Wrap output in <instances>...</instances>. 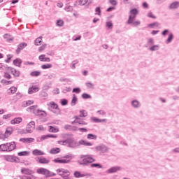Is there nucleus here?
Wrapping results in <instances>:
<instances>
[{
  "instance_id": "69168bd1",
  "label": "nucleus",
  "mask_w": 179,
  "mask_h": 179,
  "mask_svg": "<svg viewBox=\"0 0 179 179\" xmlns=\"http://www.w3.org/2000/svg\"><path fill=\"white\" fill-rule=\"evenodd\" d=\"M3 38H6V40H7L8 41H12V38H10V35H9V34H4Z\"/></svg>"
},
{
  "instance_id": "412c9836",
  "label": "nucleus",
  "mask_w": 179,
  "mask_h": 179,
  "mask_svg": "<svg viewBox=\"0 0 179 179\" xmlns=\"http://www.w3.org/2000/svg\"><path fill=\"white\" fill-rule=\"evenodd\" d=\"M39 89L37 87H31L28 90V94H33V93H37L38 92Z\"/></svg>"
},
{
  "instance_id": "de8ad7c7",
  "label": "nucleus",
  "mask_w": 179,
  "mask_h": 179,
  "mask_svg": "<svg viewBox=\"0 0 179 179\" xmlns=\"http://www.w3.org/2000/svg\"><path fill=\"white\" fill-rule=\"evenodd\" d=\"M71 90H72L71 87H64V88L62 90V93L66 94L68 93V92H71Z\"/></svg>"
},
{
  "instance_id": "6e6d98bb",
  "label": "nucleus",
  "mask_w": 179,
  "mask_h": 179,
  "mask_svg": "<svg viewBox=\"0 0 179 179\" xmlns=\"http://www.w3.org/2000/svg\"><path fill=\"white\" fill-rule=\"evenodd\" d=\"M57 26H59V27H62V26H64V21L62 20H58L57 21Z\"/></svg>"
},
{
  "instance_id": "e2e57ef3",
  "label": "nucleus",
  "mask_w": 179,
  "mask_h": 179,
  "mask_svg": "<svg viewBox=\"0 0 179 179\" xmlns=\"http://www.w3.org/2000/svg\"><path fill=\"white\" fill-rule=\"evenodd\" d=\"M78 124H79V125H87V122L83 121V120L79 119Z\"/></svg>"
},
{
  "instance_id": "cd10ccee",
  "label": "nucleus",
  "mask_w": 179,
  "mask_h": 179,
  "mask_svg": "<svg viewBox=\"0 0 179 179\" xmlns=\"http://www.w3.org/2000/svg\"><path fill=\"white\" fill-rule=\"evenodd\" d=\"M61 152V149L59 148H52L50 151V153L51 155H57Z\"/></svg>"
},
{
  "instance_id": "c85d7f7f",
  "label": "nucleus",
  "mask_w": 179,
  "mask_h": 179,
  "mask_svg": "<svg viewBox=\"0 0 179 179\" xmlns=\"http://www.w3.org/2000/svg\"><path fill=\"white\" fill-rule=\"evenodd\" d=\"M173 38H174V35L173 34V33H170L168 38L166 39V43L170 44V43L173 41Z\"/></svg>"
},
{
  "instance_id": "e433bc0d",
  "label": "nucleus",
  "mask_w": 179,
  "mask_h": 179,
  "mask_svg": "<svg viewBox=\"0 0 179 179\" xmlns=\"http://www.w3.org/2000/svg\"><path fill=\"white\" fill-rule=\"evenodd\" d=\"M30 75L31 76H35V77L40 76L41 75V71H32L30 73Z\"/></svg>"
},
{
  "instance_id": "aec40b11",
  "label": "nucleus",
  "mask_w": 179,
  "mask_h": 179,
  "mask_svg": "<svg viewBox=\"0 0 179 179\" xmlns=\"http://www.w3.org/2000/svg\"><path fill=\"white\" fill-rule=\"evenodd\" d=\"M22 121H23V119H22V117H15L13 120H12L10 121V124H12L13 125H15V124H20V122H22Z\"/></svg>"
},
{
  "instance_id": "13d9d810",
  "label": "nucleus",
  "mask_w": 179,
  "mask_h": 179,
  "mask_svg": "<svg viewBox=\"0 0 179 179\" xmlns=\"http://www.w3.org/2000/svg\"><path fill=\"white\" fill-rule=\"evenodd\" d=\"M1 68H2L1 71H10V68H12V67L8 66V65H3V66Z\"/></svg>"
},
{
  "instance_id": "423d86ee",
  "label": "nucleus",
  "mask_w": 179,
  "mask_h": 179,
  "mask_svg": "<svg viewBox=\"0 0 179 179\" xmlns=\"http://www.w3.org/2000/svg\"><path fill=\"white\" fill-rule=\"evenodd\" d=\"M136 17V15H130L127 22V24H131L134 27H136V26H139V24H141V21L139 20L135 21Z\"/></svg>"
},
{
  "instance_id": "4468645a",
  "label": "nucleus",
  "mask_w": 179,
  "mask_h": 179,
  "mask_svg": "<svg viewBox=\"0 0 179 179\" xmlns=\"http://www.w3.org/2000/svg\"><path fill=\"white\" fill-rule=\"evenodd\" d=\"M17 159V157H14L12 155H6L5 157V160H6V162H10L11 163L16 162Z\"/></svg>"
},
{
  "instance_id": "c03bdc74",
  "label": "nucleus",
  "mask_w": 179,
  "mask_h": 179,
  "mask_svg": "<svg viewBox=\"0 0 179 179\" xmlns=\"http://www.w3.org/2000/svg\"><path fill=\"white\" fill-rule=\"evenodd\" d=\"M80 117H87V113L85 110H80Z\"/></svg>"
},
{
  "instance_id": "20e7f679",
  "label": "nucleus",
  "mask_w": 179,
  "mask_h": 179,
  "mask_svg": "<svg viewBox=\"0 0 179 179\" xmlns=\"http://www.w3.org/2000/svg\"><path fill=\"white\" fill-rule=\"evenodd\" d=\"M48 106H49L48 110L52 111V113H53L54 114H56L57 115H59V114H61V109H59V108L58 107V104H57L55 102L51 101L48 104Z\"/></svg>"
},
{
  "instance_id": "3c124183",
  "label": "nucleus",
  "mask_w": 179,
  "mask_h": 179,
  "mask_svg": "<svg viewBox=\"0 0 179 179\" xmlns=\"http://www.w3.org/2000/svg\"><path fill=\"white\" fill-rule=\"evenodd\" d=\"M138 13H139V11H138V9H136V8H133L130 10L131 15H138Z\"/></svg>"
},
{
  "instance_id": "9d476101",
  "label": "nucleus",
  "mask_w": 179,
  "mask_h": 179,
  "mask_svg": "<svg viewBox=\"0 0 179 179\" xmlns=\"http://www.w3.org/2000/svg\"><path fill=\"white\" fill-rule=\"evenodd\" d=\"M130 103L133 108H140V107L142 106L141 102L136 99L132 100Z\"/></svg>"
},
{
  "instance_id": "2eb2a0df",
  "label": "nucleus",
  "mask_w": 179,
  "mask_h": 179,
  "mask_svg": "<svg viewBox=\"0 0 179 179\" xmlns=\"http://www.w3.org/2000/svg\"><path fill=\"white\" fill-rule=\"evenodd\" d=\"M7 145L8 147V152H12V150L16 149V143L15 141L7 143Z\"/></svg>"
},
{
  "instance_id": "f03ea898",
  "label": "nucleus",
  "mask_w": 179,
  "mask_h": 179,
  "mask_svg": "<svg viewBox=\"0 0 179 179\" xmlns=\"http://www.w3.org/2000/svg\"><path fill=\"white\" fill-rule=\"evenodd\" d=\"M58 143L59 145H67V147L71 148V149H75V148H78V146H79V143L75 141L73 138H68L64 141H58Z\"/></svg>"
},
{
  "instance_id": "338daca9",
  "label": "nucleus",
  "mask_w": 179,
  "mask_h": 179,
  "mask_svg": "<svg viewBox=\"0 0 179 179\" xmlns=\"http://www.w3.org/2000/svg\"><path fill=\"white\" fill-rule=\"evenodd\" d=\"M87 2H88L87 0H80L79 5H80V6L86 5V3H87Z\"/></svg>"
},
{
  "instance_id": "49530a36",
  "label": "nucleus",
  "mask_w": 179,
  "mask_h": 179,
  "mask_svg": "<svg viewBox=\"0 0 179 179\" xmlns=\"http://www.w3.org/2000/svg\"><path fill=\"white\" fill-rule=\"evenodd\" d=\"M49 132H54V133L58 132V129H57L52 126H50L49 127Z\"/></svg>"
},
{
  "instance_id": "864d4df0",
  "label": "nucleus",
  "mask_w": 179,
  "mask_h": 179,
  "mask_svg": "<svg viewBox=\"0 0 179 179\" xmlns=\"http://www.w3.org/2000/svg\"><path fill=\"white\" fill-rule=\"evenodd\" d=\"M155 44V40L152 38H150L147 42V45H153Z\"/></svg>"
},
{
  "instance_id": "f8f14e48",
  "label": "nucleus",
  "mask_w": 179,
  "mask_h": 179,
  "mask_svg": "<svg viewBox=\"0 0 179 179\" xmlns=\"http://www.w3.org/2000/svg\"><path fill=\"white\" fill-rule=\"evenodd\" d=\"M34 114L38 117H47V113L45 111L40 109H37L36 110L34 111Z\"/></svg>"
},
{
  "instance_id": "5fc2aeb1",
  "label": "nucleus",
  "mask_w": 179,
  "mask_h": 179,
  "mask_svg": "<svg viewBox=\"0 0 179 179\" xmlns=\"http://www.w3.org/2000/svg\"><path fill=\"white\" fill-rule=\"evenodd\" d=\"M60 103H61L62 106H67L68 105V99H61Z\"/></svg>"
},
{
  "instance_id": "473e14b6",
  "label": "nucleus",
  "mask_w": 179,
  "mask_h": 179,
  "mask_svg": "<svg viewBox=\"0 0 179 179\" xmlns=\"http://www.w3.org/2000/svg\"><path fill=\"white\" fill-rule=\"evenodd\" d=\"M160 26V24L159 22H156L154 23L149 24L148 25V27H150V29H155V27H159Z\"/></svg>"
},
{
  "instance_id": "ea45409f",
  "label": "nucleus",
  "mask_w": 179,
  "mask_h": 179,
  "mask_svg": "<svg viewBox=\"0 0 179 179\" xmlns=\"http://www.w3.org/2000/svg\"><path fill=\"white\" fill-rule=\"evenodd\" d=\"M159 45H154L151 46L149 48V50H150V51H157V50H159Z\"/></svg>"
},
{
  "instance_id": "5701e85b",
  "label": "nucleus",
  "mask_w": 179,
  "mask_h": 179,
  "mask_svg": "<svg viewBox=\"0 0 179 179\" xmlns=\"http://www.w3.org/2000/svg\"><path fill=\"white\" fill-rule=\"evenodd\" d=\"M22 61L21 60L20 58H17L15 60H13V64L15 66H18L19 68H20V66L22 65Z\"/></svg>"
},
{
  "instance_id": "b1692460",
  "label": "nucleus",
  "mask_w": 179,
  "mask_h": 179,
  "mask_svg": "<svg viewBox=\"0 0 179 179\" xmlns=\"http://www.w3.org/2000/svg\"><path fill=\"white\" fill-rule=\"evenodd\" d=\"M76 103H78V96H76V94H73V98L71 101V107H73V106H76Z\"/></svg>"
},
{
  "instance_id": "bf43d9fd",
  "label": "nucleus",
  "mask_w": 179,
  "mask_h": 179,
  "mask_svg": "<svg viewBox=\"0 0 179 179\" xmlns=\"http://www.w3.org/2000/svg\"><path fill=\"white\" fill-rule=\"evenodd\" d=\"M148 17H150L151 19H156V16H155L153 15V13H152V11H150L148 15H147Z\"/></svg>"
},
{
  "instance_id": "6e6552de",
  "label": "nucleus",
  "mask_w": 179,
  "mask_h": 179,
  "mask_svg": "<svg viewBox=\"0 0 179 179\" xmlns=\"http://www.w3.org/2000/svg\"><path fill=\"white\" fill-rule=\"evenodd\" d=\"M36 129V122L34 121L30 122L27 126V131L28 134H31Z\"/></svg>"
},
{
  "instance_id": "603ef678",
  "label": "nucleus",
  "mask_w": 179,
  "mask_h": 179,
  "mask_svg": "<svg viewBox=\"0 0 179 179\" xmlns=\"http://www.w3.org/2000/svg\"><path fill=\"white\" fill-rule=\"evenodd\" d=\"M83 99H92V96L87 93H84L82 94Z\"/></svg>"
},
{
  "instance_id": "9b49d317",
  "label": "nucleus",
  "mask_w": 179,
  "mask_h": 179,
  "mask_svg": "<svg viewBox=\"0 0 179 179\" xmlns=\"http://www.w3.org/2000/svg\"><path fill=\"white\" fill-rule=\"evenodd\" d=\"M27 47V43H21L18 45L17 48L16 50V54H20V51L24 50Z\"/></svg>"
},
{
  "instance_id": "6ab92c4d",
  "label": "nucleus",
  "mask_w": 179,
  "mask_h": 179,
  "mask_svg": "<svg viewBox=\"0 0 179 179\" xmlns=\"http://www.w3.org/2000/svg\"><path fill=\"white\" fill-rule=\"evenodd\" d=\"M10 71L12 73V75H13V76H15V78H19V76H20V71H19L18 70L15 69L14 68H10Z\"/></svg>"
},
{
  "instance_id": "79ce46f5",
  "label": "nucleus",
  "mask_w": 179,
  "mask_h": 179,
  "mask_svg": "<svg viewBox=\"0 0 179 179\" xmlns=\"http://www.w3.org/2000/svg\"><path fill=\"white\" fill-rule=\"evenodd\" d=\"M91 167H92V168L95 167L96 169H102L103 166L99 163H96V164H92Z\"/></svg>"
},
{
  "instance_id": "8fccbe9b",
  "label": "nucleus",
  "mask_w": 179,
  "mask_h": 179,
  "mask_svg": "<svg viewBox=\"0 0 179 179\" xmlns=\"http://www.w3.org/2000/svg\"><path fill=\"white\" fill-rule=\"evenodd\" d=\"M85 85L88 89H93L94 87V84L92 83L91 82H87L85 83Z\"/></svg>"
},
{
  "instance_id": "c756f323",
  "label": "nucleus",
  "mask_w": 179,
  "mask_h": 179,
  "mask_svg": "<svg viewBox=\"0 0 179 179\" xmlns=\"http://www.w3.org/2000/svg\"><path fill=\"white\" fill-rule=\"evenodd\" d=\"M87 139L96 141L97 139V135L93 134H89L87 136Z\"/></svg>"
},
{
  "instance_id": "72a5a7b5",
  "label": "nucleus",
  "mask_w": 179,
  "mask_h": 179,
  "mask_svg": "<svg viewBox=\"0 0 179 179\" xmlns=\"http://www.w3.org/2000/svg\"><path fill=\"white\" fill-rule=\"evenodd\" d=\"M9 92H8V94H15V93H16V92H17V88L16 87H11L9 89Z\"/></svg>"
},
{
  "instance_id": "bb28decb",
  "label": "nucleus",
  "mask_w": 179,
  "mask_h": 179,
  "mask_svg": "<svg viewBox=\"0 0 179 179\" xmlns=\"http://www.w3.org/2000/svg\"><path fill=\"white\" fill-rule=\"evenodd\" d=\"M179 6V2L175 1L173 3H171L169 6L170 9H177Z\"/></svg>"
},
{
  "instance_id": "7c9ffc66",
  "label": "nucleus",
  "mask_w": 179,
  "mask_h": 179,
  "mask_svg": "<svg viewBox=\"0 0 179 179\" xmlns=\"http://www.w3.org/2000/svg\"><path fill=\"white\" fill-rule=\"evenodd\" d=\"M21 173L22 174H27L29 176V175L31 174V171H30V169H29L22 168L21 169Z\"/></svg>"
},
{
  "instance_id": "a878e982",
  "label": "nucleus",
  "mask_w": 179,
  "mask_h": 179,
  "mask_svg": "<svg viewBox=\"0 0 179 179\" xmlns=\"http://www.w3.org/2000/svg\"><path fill=\"white\" fill-rule=\"evenodd\" d=\"M57 173H59L60 174H71V172H69V171L64 169H58L57 170Z\"/></svg>"
},
{
  "instance_id": "4c0bfd02",
  "label": "nucleus",
  "mask_w": 179,
  "mask_h": 179,
  "mask_svg": "<svg viewBox=\"0 0 179 179\" xmlns=\"http://www.w3.org/2000/svg\"><path fill=\"white\" fill-rule=\"evenodd\" d=\"M29 155H30L29 151H22L17 153L18 156H29Z\"/></svg>"
},
{
  "instance_id": "dca6fc26",
  "label": "nucleus",
  "mask_w": 179,
  "mask_h": 179,
  "mask_svg": "<svg viewBox=\"0 0 179 179\" xmlns=\"http://www.w3.org/2000/svg\"><path fill=\"white\" fill-rule=\"evenodd\" d=\"M20 142H22L23 143H31L34 142V138H20Z\"/></svg>"
},
{
  "instance_id": "4d7b16f0",
  "label": "nucleus",
  "mask_w": 179,
  "mask_h": 179,
  "mask_svg": "<svg viewBox=\"0 0 179 179\" xmlns=\"http://www.w3.org/2000/svg\"><path fill=\"white\" fill-rule=\"evenodd\" d=\"M64 9L66 12H72L73 10V8L71 6H66Z\"/></svg>"
},
{
  "instance_id": "0e129e2a",
  "label": "nucleus",
  "mask_w": 179,
  "mask_h": 179,
  "mask_svg": "<svg viewBox=\"0 0 179 179\" xmlns=\"http://www.w3.org/2000/svg\"><path fill=\"white\" fill-rule=\"evenodd\" d=\"M44 176H45V177H50L51 171H50L48 169H45Z\"/></svg>"
},
{
  "instance_id": "c9c22d12",
  "label": "nucleus",
  "mask_w": 179,
  "mask_h": 179,
  "mask_svg": "<svg viewBox=\"0 0 179 179\" xmlns=\"http://www.w3.org/2000/svg\"><path fill=\"white\" fill-rule=\"evenodd\" d=\"M41 68L42 69H50V68H52V64H46L41 65Z\"/></svg>"
},
{
  "instance_id": "f704fd0d",
  "label": "nucleus",
  "mask_w": 179,
  "mask_h": 179,
  "mask_svg": "<svg viewBox=\"0 0 179 179\" xmlns=\"http://www.w3.org/2000/svg\"><path fill=\"white\" fill-rule=\"evenodd\" d=\"M46 169H47L45 168H39L37 169L36 173H38V174H42L43 176H44Z\"/></svg>"
},
{
  "instance_id": "a211bd4d",
  "label": "nucleus",
  "mask_w": 179,
  "mask_h": 179,
  "mask_svg": "<svg viewBox=\"0 0 179 179\" xmlns=\"http://www.w3.org/2000/svg\"><path fill=\"white\" fill-rule=\"evenodd\" d=\"M32 154L34 155V156H44V155H45L44 152L38 149L34 150Z\"/></svg>"
},
{
  "instance_id": "f257e3e1",
  "label": "nucleus",
  "mask_w": 179,
  "mask_h": 179,
  "mask_svg": "<svg viewBox=\"0 0 179 179\" xmlns=\"http://www.w3.org/2000/svg\"><path fill=\"white\" fill-rule=\"evenodd\" d=\"M75 156L71 153L68 154L67 155L63 156L62 158H55L53 162L55 163H59L61 164H69L71 163L72 159H73Z\"/></svg>"
},
{
  "instance_id": "774afa93",
  "label": "nucleus",
  "mask_w": 179,
  "mask_h": 179,
  "mask_svg": "<svg viewBox=\"0 0 179 179\" xmlns=\"http://www.w3.org/2000/svg\"><path fill=\"white\" fill-rule=\"evenodd\" d=\"M45 139H48V134L41 136L40 141H41V142H43V141H45Z\"/></svg>"
},
{
  "instance_id": "a19ab883",
  "label": "nucleus",
  "mask_w": 179,
  "mask_h": 179,
  "mask_svg": "<svg viewBox=\"0 0 179 179\" xmlns=\"http://www.w3.org/2000/svg\"><path fill=\"white\" fill-rule=\"evenodd\" d=\"M36 108H37V106H32L27 108V111H29V110L34 114V111H37Z\"/></svg>"
},
{
  "instance_id": "a18cd8bd",
  "label": "nucleus",
  "mask_w": 179,
  "mask_h": 179,
  "mask_svg": "<svg viewBox=\"0 0 179 179\" xmlns=\"http://www.w3.org/2000/svg\"><path fill=\"white\" fill-rule=\"evenodd\" d=\"M95 15H98V16H101V8L100 7H96L95 8Z\"/></svg>"
},
{
  "instance_id": "052dcab7",
  "label": "nucleus",
  "mask_w": 179,
  "mask_h": 179,
  "mask_svg": "<svg viewBox=\"0 0 179 179\" xmlns=\"http://www.w3.org/2000/svg\"><path fill=\"white\" fill-rule=\"evenodd\" d=\"M106 27L108 29H113V22H111V21L106 22Z\"/></svg>"
},
{
  "instance_id": "09e8293b",
  "label": "nucleus",
  "mask_w": 179,
  "mask_h": 179,
  "mask_svg": "<svg viewBox=\"0 0 179 179\" xmlns=\"http://www.w3.org/2000/svg\"><path fill=\"white\" fill-rule=\"evenodd\" d=\"M13 82V81H8V80H4V79L1 80V83H3V85H12Z\"/></svg>"
},
{
  "instance_id": "ddd939ff",
  "label": "nucleus",
  "mask_w": 179,
  "mask_h": 179,
  "mask_svg": "<svg viewBox=\"0 0 179 179\" xmlns=\"http://www.w3.org/2000/svg\"><path fill=\"white\" fill-rule=\"evenodd\" d=\"M11 134H13V128L8 127L6 128V131L4 133V136L6 138H9Z\"/></svg>"
},
{
  "instance_id": "0eeeda50",
  "label": "nucleus",
  "mask_w": 179,
  "mask_h": 179,
  "mask_svg": "<svg viewBox=\"0 0 179 179\" xmlns=\"http://www.w3.org/2000/svg\"><path fill=\"white\" fill-rule=\"evenodd\" d=\"M121 171V166H115L109 168L106 170V174H114V173H118V171Z\"/></svg>"
},
{
  "instance_id": "1a4fd4ad",
  "label": "nucleus",
  "mask_w": 179,
  "mask_h": 179,
  "mask_svg": "<svg viewBox=\"0 0 179 179\" xmlns=\"http://www.w3.org/2000/svg\"><path fill=\"white\" fill-rule=\"evenodd\" d=\"M36 160L40 164H48V163H50V160L47 159L44 157H38L36 158Z\"/></svg>"
},
{
  "instance_id": "7ed1b4c3",
  "label": "nucleus",
  "mask_w": 179,
  "mask_h": 179,
  "mask_svg": "<svg viewBox=\"0 0 179 179\" xmlns=\"http://www.w3.org/2000/svg\"><path fill=\"white\" fill-rule=\"evenodd\" d=\"M81 159H83L82 161H78V164L80 166H89L91 163H93L94 162H96V159H94L93 157H89L87 155H82Z\"/></svg>"
},
{
  "instance_id": "393cba45",
  "label": "nucleus",
  "mask_w": 179,
  "mask_h": 179,
  "mask_svg": "<svg viewBox=\"0 0 179 179\" xmlns=\"http://www.w3.org/2000/svg\"><path fill=\"white\" fill-rule=\"evenodd\" d=\"M0 149L2 152H9V148L8 147V143L6 144L0 145Z\"/></svg>"
},
{
  "instance_id": "2f4dec72",
  "label": "nucleus",
  "mask_w": 179,
  "mask_h": 179,
  "mask_svg": "<svg viewBox=\"0 0 179 179\" xmlns=\"http://www.w3.org/2000/svg\"><path fill=\"white\" fill-rule=\"evenodd\" d=\"M42 42H43V36H40L35 40L34 44L35 45H40V44H41Z\"/></svg>"
},
{
  "instance_id": "4be33fe9",
  "label": "nucleus",
  "mask_w": 179,
  "mask_h": 179,
  "mask_svg": "<svg viewBox=\"0 0 179 179\" xmlns=\"http://www.w3.org/2000/svg\"><path fill=\"white\" fill-rule=\"evenodd\" d=\"M79 145H83L84 146H93V143L87 142L85 140H81L78 142Z\"/></svg>"
},
{
  "instance_id": "680f3d73",
  "label": "nucleus",
  "mask_w": 179,
  "mask_h": 179,
  "mask_svg": "<svg viewBox=\"0 0 179 179\" xmlns=\"http://www.w3.org/2000/svg\"><path fill=\"white\" fill-rule=\"evenodd\" d=\"M80 92H81V90H80V88H79V87H76V88L73 89V93L79 94V93H80Z\"/></svg>"
},
{
  "instance_id": "58836bf2",
  "label": "nucleus",
  "mask_w": 179,
  "mask_h": 179,
  "mask_svg": "<svg viewBox=\"0 0 179 179\" xmlns=\"http://www.w3.org/2000/svg\"><path fill=\"white\" fill-rule=\"evenodd\" d=\"M34 103V101L28 100L26 102H24L23 106L24 107H29V106H31Z\"/></svg>"
},
{
  "instance_id": "f3484780",
  "label": "nucleus",
  "mask_w": 179,
  "mask_h": 179,
  "mask_svg": "<svg viewBox=\"0 0 179 179\" xmlns=\"http://www.w3.org/2000/svg\"><path fill=\"white\" fill-rule=\"evenodd\" d=\"M39 61L41 62H50L51 59L50 57H45V55H41L38 57Z\"/></svg>"
},
{
  "instance_id": "39448f33",
  "label": "nucleus",
  "mask_w": 179,
  "mask_h": 179,
  "mask_svg": "<svg viewBox=\"0 0 179 179\" xmlns=\"http://www.w3.org/2000/svg\"><path fill=\"white\" fill-rule=\"evenodd\" d=\"M95 150L99 153V155H104V153H107L108 150H110V148L104 144H100L95 147Z\"/></svg>"
},
{
  "instance_id": "37998d69",
  "label": "nucleus",
  "mask_w": 179,
  "mask_h": 179,
  "mask_svg": "<svg viewBox=\"0 0 179 179\" xmlns=\"http://www.w3.org/2000/svg\"><path fill=\"white\" fill-rule=\"evenodd\" d=\"M59 176H61L64 179H72V178L69 176H71V174H64V173H59Z\"/></svg>"
}]
</instances>
